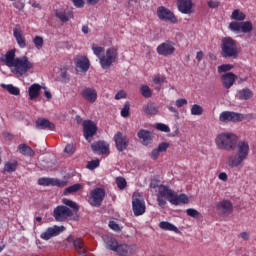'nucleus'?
Instances as JSON below:
<instances>
[{
	"label": "nucleus",
	"instance_id": "1",
	"mask_svg": "<svg viewBox=\"0 0 256 256\" xmlns=\"http://www.w3.org/2000/svg\"><path fill=\"white\" fill-rule=\"evenodd\" d=\"M92 51L94 55L98 57L102 69H109V67L117 61V57H119V52L116 48H108L106 50V55H103V53H105V48L93 45Z\"/></svg>",
	"mask_w": 256,
	"mask_h": 256
},
{
	"label": "nucleus",
	"instance_id": "2",
	"mask_svg": "<svg viewBox=\"0 0 256 256\" xmlns=\"http://www.w3.org/2000/svg\"><path fill=\"white\" fill-rule=\"evenodd\" d=\"M239 137L231 132H222L218 134L214 143L219 151H235L237 149Z\"/></svg>",
	"mask_w": 256,
	"mask_h": 256
},
{
	"label": "nucleus",
	"instance_id": "3",
	"mask_svg": "<svg viewBox=\"0 0 256 256\" xmlns=\"http://www.w3.org/2000/svg\"><path fill=\"white\" fill-rule=\"evenodd\" d=\"M221 55L224 59H237L239 57L237 41L231 37L223 38L221 41Z\"/></svg>",
	"mask_w": 256,
	"mask_h": 256
},
{
	"label": "nucleus",
	"instance_id": "4",
	"mask_svg": "<svg viewBox=\"0 0 256 256\" xmlns=\"http://www.w3.org/2000/svg\"><path fill=\"white\" fill-rule=\"evenodd\" d=\"M12 67V73H14V75H19L20 77H23V75H27V72L33 69V62L29 61V58L27 56H22L16 58V61L14 62V65Z\"/></svg>",
	"mask_w": 256,
	"mask_h": 256
},
{
	"label": "nucleus",
	"instance_id": "5",
	"mask_svg": "<svg viewBox=\"0 0 256 256\" xmlns=\"http://www.w3.org/2000/svg\"><path fill=\"white\" fill-rule=\"evenodd\" d=\"M53 217L58 223H65L67 219L73 217V210L65 205H58L53 210Z\"/></svg>",
	"mask_w": 256,
	"mask_h": 256
},
{
	"label": "nucleus",
	"instance_id": "6",
	"mask_svg": "<svg viewBox=\"0 0 256 256\" xmlns=\"http://www.w3.org/2000/svg\"><path fill=\"white\" fill-rule=\"evenodd\" d=\"M103 199H105V190L103 188H95L90 192L88 203L92 207H101Z\"/></svg>",
	"mask_w": 256,
	"mask_h": 256
},
{
	"label": "nucleus",
	"instance_id": "7",
	"mask_svg": "<svg viewBox=\"0 0 256 256\" xmlns=\"http://www.w3.org/2000/svg\"><path fill=\"white\" fill-rule=\"evenodd\" d=\"M113 140L115 142V147L119 153H123V151H127V147H129V137L123 132H116Z\"/></svg>",
	"mask_w": 256,
	"mask_h": 256
},
{
	"label": "nucleus",
	"instance_id": "8",
	"mask_svg": "<svg viewBox=\"0 0 256 256\" xmlns=\"http://www.w3.org/2000/svg\"><path fill=\"white\" fill-rule=\"evenodd\" d=\"M229 29L234 33H251V31H253V23H251V21L231 22Z\"/></svg>",
	"mask_w": 256,
	"mask_h": 256
},
{
	"label": "nucleus",
	"instance_id": "9",
	"mask_svg": "<svg viewBox=\"0 0 256 256\" xmlns=\"http://www.w3.org/2000/svg\"><path fill=\"white\" fill-rule=\"evenodd\" d=\"M157 16L160 21H166L173 24L178 22L175 14L171 10H169V8H166L164 6H160L157 8Z\"/></svg>",
	"mask_w": 256,
	"mask_h": 256
},
{
	"label": "nucleus",
	"instance_id": "10",
	"mask_svg": "<svg viewBox=\"0 0 256 256\" xmlns=\"http://www.w3.org/2000/svg\"><path fill=\"white\" fill-rule=\"evenodd\" d=\"M219 121H221V123H239L243 121V114L224 111L220 114Z\"/></svg>",
	"mask_w": 256,
	"mask_h": 256
},
{
	"label": "nucleus",
	"instance_id": "11",
	"mask_svg": "<svg viewBox=\"0 0 256 256\" xmlns=\"http://www.w3.org/2000/svg\"><path fill=\"white\" fill-rule=\"evenodd\" d=\"M65 229V226L57 225L48 227L45 232L41 233L40 238L43 239V241H49V239H53V237H58V235L62 234Z\"/></svg>",
	"mask_w": 256,
	"mask_h": 256
},
{
	"label": "nucleus",
	"instance_id": "12",
	"mask_svg": "<svg viewBox=\"0 0 256 256\" xmlns=\"http://www.w3.org/2000/svg\"><path fill=\"white\" fill-rule=\"evenodd\" d=\"M156 51L158 55H162V57H169L175 53V42L167 40L158 45Z\"/></svg>",
	"mask_w": 256,
	"mask_h": 256
},
{
	"label": "nucleus",
	"instance_id": "13",
	"mask_svg": "<svg viewBox=\"0 0 256 256\" xmlns=\"http://www.w3.org/2000/svg\"><path fill=\"white\" fill-rule=\"evenodd\" d=\"M83 135L86 141L91 143V138L97 134V124L91 120H85L83 122Z\"/></svg>",
	"mask_w": 256,
	"mask_h": 256
},
{
	"label": "nucleus",
	"instance_id": "14",
	"mask_svg": "<svg viewBox=\"0 0 256 256\" xmlns=\"http://www.w3.org/2000/svg\"><path fill=\"white\" fill-rule=\"evenodd\" d=\"M38 185L42 187H67V181L59 180L57 178L42 177L38 179Z\"/></svg>",
	"mask_w": 256,
	"mask_h": 256
},
{
	"label": "nucleus",
	"instance_id": "15",
	"mask_svg": "<svg viewBox=\"0 0 256 256\" xmlns=\"http://www.w3.org/2000/svg\"><path fill=\"white\" fill-rule=\"evenodd\" d=\"M146 209L147 208L145 206L144 199L135 196L132 197V211L135 217H140V215H144Z\"/></svg>",
	"mask_w": 256,
	"mask_h": 256
},
{
	"label": "nucleus",
	"instance_id": "16",
	"mask_svg": "<svg viewBox=\"0 0 256 256\" xmlns=\"http://www.w3.org/2000/svg\"><path fill=\"white\" fill-rule=\"evenodd\" d=\"M64 243H72L73 247L80 255H85L87 253V247L81 238L75 239L72 235H70L67 237Z\"/></svg>",
	"mask_w": 256,
	"mask_h": 256
},
{
	"label": "nucleus",
	"instance_id": "17",
	"mask_svg": "<svg viewBox=\"0 0 256 256\" xmlns=\"http://www.w3.org/2000/svg\"><path fill=\"white\" fill-rule=\"evenodd\" d=\"M81 97L88 103H95L97 101V90L93 87H85L81 91Z\"/></svg>",
	"mask_w": 256,
	"mask_h": 256
},
{
	"label": "nucleus",
	"instance_id": "18",
	"mask_svg": "<svg viewBox=\"0 0 256 256\" xmlns=\"http://www.w3.org/2000/svg\"><path fill=\"white\" fill-rule=\"evenodd\" d=\"M177 8L183 15H191L193 13V0H177Z\"/></svg>",
	"mask_w": 256,
	"mask_h": 256
},
{
	"label": "nucleus",
	"instance_id": "19",
	"mask_svg": "<svg viewBox=\"0 0 256 256\" xmlns=\"http://www.w3.org/2000/svg\"><path fill=\"white\" fill-rule=\"evenodd\" d=\"M93 153H100V155H107L109 153V144L103 140H99L91 144Z\"/></svg>",
	"mask_w": 256,
	"mask_h": 256
},
{
	"label": "nucleus",
	"instance_id": "20",
	"mask_svg": "<svg viewBox=\"0 0 256 256\" xmlns=\"http://www.w3.org/2000/svg\"><path fill=\"white\" fill-rule=\"evenodd\" d=\"M75 65L78 69H81L83 73H87L89 71V67H91V63L89 62V58L86 56H79L75 59Z\"/></svg>",
	"mask_w": 256,
	"mask_h": 256
},
{
	"label": "nucleus",
	"instance_id": "21",
	"mask_svg": "<svg viewBox=\"0 0 256 256\" xmlns=\"http://www.w3.org/2000/svg\"><path fill=\"white\" fill-rule=\"evenodd\" d=\"M217 211H221L223 215L233 213V203L229 200H222L216 206Z\"/></svg>",
	"mask_w": 256,
	"mask_h": 256
},
{
	"label": "nucleus",
	"instance_id": "22",
	"mask_svg": "<svg viewBox=\"0 0 256 256\" xmlns=\"http://www.w3.org/2000/svg\"><path fill=\"white\" fill-rule=\"evenodd\" d=\"M236 80L237 75L233 74L232 72H228L221 76V81L225 89H231V86L235 85Z\"/></svg>",
	"mask_w": 256,
	"mask_h": 256
},
{
	"label": "nucleus",
	"instance_id": "23",
	"mask_svg": "<svg viewBox=\"0 0 256 256\" xmlns=\"http://www.w3.org/2000/svg\"><path fill=\"white\" fill-rule=\"evenodd\" d=\"M236 149H238V156L245 161L249 157V143L247 141H237Z\"/></svg>",
	"mask_w": 256,
	"mask_h": 256
},
{
	"label": "nucleus",
	"instance_id": "24",
	"mask_svg": "<svg viewBox=\"0 0 256 256\" xmlns=\"http://www.w3.org/2000/svg\"><path fill=\"white\" fill-rule=\"evenodd\" d=\"M175 191H173L169 186L160 185L158 187V197H162L163 199H167V201L170 202V199H172L173 194Z\"/></svg>",
	"mask_w": 256,
	"mask_h": 256
},
{
	"label": "nucleus",
	"instance_id": "25",
	"mask_svg": "<svg viewBox=\"0 0 256 256\" xmlns=\"http://www.w3.org/2000/svg\"><path fill=\"white\" fill-rule=\"evenodd\" d=\"M13 36L16 39V42L20 49H25V47H27V42L25 41V37L23 36V31L21 30V28H14Z\"/></svg>",
	"mask_w": 256,
	"mask_h": 256
},
{
	"label": "nucleus",
	"instance_id": "26",
	"mask_svg": "<svg viewBox=\"0 0 256 256\" xmlns=\"http://www.w3.org/2000/svg\"><path fill=\"white\" fill-rule=\"evenodd\" d=\"M36 129H48V131H55V124L46 118H39L36 121Z\"/></svg>",
	"mask_w": 256,
	"mask_h": 256
},
{
	"label": "nucleus",
	"instance_id": "27",
	"mask_svg": "<svg viewBox=\"0 0 256 256\" xmlns=\"http://www.w3.org/2000/svg\"><path fill=\"white\" fill-rule=\"evenodd\" d=\"M171 205H185L189 203V197L185 194H177V192H174L172 198H170Z\"/></svg>",
	"mask_w": 256,
	"mask_h": 256
},
{
	"label": "nucleus",
	"instance_id": "28",
	"mask_svg": "<svg viewBox=\"0 0 256 256\" xmlns=\"http://www.w3.org/2000/svg\"><path fill=\"white\" fill-rule=\"evenodd\" d=\"M244 161L245 159L240 157L239 154H231L228 156L227 165L230 169H234V167H239Z\"/></svg>",
	"mask_w": 256,
	"mask_h": 256
},
{
	"label": "nucleus",
	"instance_id": "29",
	"mask_svg": "<svg viewBox=\"0 0 256 256\" xmlns=\"http://www.w3.org/2000/svg\"><path fill=\"white\" fill-rule=\"evenodd\" d=\"M115 253L120 256H129L133 255V246L127 244H118L116 247Z\"/></svg>",
	"mask_w": 256,
	"mask_h": 256
},
{
	"label": "nucleus",
	"instance_id": "30",
	"mask_svg": "<svg viewBox=\"0 0 256 256\" xmlns=\"http://www.w3.org/2000/svg\"><path fill=\"white\" fill-rule=\"evenodd\" d=\"M236 98H238L240 101H249V99L253 98V90L249 88L238 90L236 93Z\"/></svg>",
	"mask_w": 256,
	"mask_h": 256
},
{
	"label": "nucleus",
	"instance_id": "31",
	"mask_svg": "<svg viewBox=\"0 0 256 256\" xmlns=\"http://www.w3.org/2000/svg\"><path fill=\"white\" fill-rule=\"evenodd\" d=\"M55 15L57 19L61 20L62 23H67L70 19H73V13L65 11L63 9L55 10Z\"/></svg>",
	"mask_w": 256,
	"mask_h": 256
},
{
	"label": "nucleus",
	"instance_id": "32",
	"mask_svg": "<svg viewBox=\"0 0 256 256\" xmlns=\"http://www.w3.org/2000/svg\"><path fill=\"white\" fill-rule=\"evenodd\" d=\"M28 95L30 101H33V99H37V97L41 95V84H32L28 89Z\"/></svg>",
	"mask_w": 256,
	"mask_h": 256
},
{
	"label": "nucleus",
	"instance_id": "33",
	"mask_svg": "<svg viewBox=\"0 0 256 256\" xmlns=\"http://www.w3.org/2000/svg\"><path fill=\"white\" fill-rule=\"evenodd\" d=\"M19 167L17 160H10L4 164L3 173H15Z\"/></svg>",
	"mask_w": 256,
	"mask_h": 256
},
{
	"label": "nucleus",
	"instance_id": "34",
	"mask_svg": "<svg viewBox=\"0 0 256 256\" xmlns=\"http://www.w3.org/2000/svg\"><path fill=\"white\" fill-rule=\"evenodd\" d=\"M105 243H106V248L110 249V251H116L117 247L119 246V242H117V239L109 236H104L103 237Z\"/></svg>",
	"mask_w": 256,
	"mask_h": 256
},
{
	"label": "nucleus",
	"instance_id": "35",
	"mask_svg": "<svg viewBox=\"0 0 256 256\" xmlns=\"http://www.w3.org/2000/svg\"><path fill=\"white\" fill-rule=\"evenodd\" d=\"M138 139H141L144 145H148L152 141L151 132H149V130L141 129L138 132Z\"/></svg>",
	"mask_w": 256,
	"mask_h": 256
},
{
	"label": "nucleus",
	"instance_id": "36",
	"mask_svg": "<svg viewBox=\"0 0 256 256\" xmlns=\"http://www.w3.org/2000/svg\"><path fill=\"white\" fill-rule=\"evenodd\" d=\"M17 58H15V49L8 51L5 55V65L7 67H13Z\"/></svg>",
	"mask_w": 256,
	"mask_h": 256
},
{
	"label": "nucleus",
	"instance_id": "37",
	"mask_svg": "<svg viewBox=\"0 0 256 256\" xmlns=\"http://www.w3.org/2000/svg\"><path fill=\"white\" fill-rule=\"evenodd\" d=\"M231 19L234 22L239 23L245 21V19H247V15H245V13H243V11L240 9H235L231 14Z\"/></svg>",
	"mask_w": 256,
	"mask_h": 256
},
{
	"label": "nucleus",
	"instance_id": "38",
	"mask_svg": "<svg viewBox=\"0 0 256 256\" xmlns=\"http://www.w3.org/2000/svg\"><path fill=\"white\" fill-rule=\"evenodd\" d=\"M142 109L146 115H157L159 113V108L153 102L145 104Z\"/></svg>",
	"mask_w": 256,
	"mask_h": 256
},
{
	"label": "nucleus",
	"instance_id": "39",
	"mask_svg": "<svg viewBox=\"0 0 256 256\" xmlns=\"http://www.w3.org/2000/svg\"><path fill=\"white\" fill-rule=\"evenodd\" d=\"M18 151L25 155L26 157H33L35 155V151H33V148L30 146H27V144H20L18 146Z\"/></svg>",
	"mask_w": 256,
	"mask_h": 256
},
{
	"label": "nucleus",
	"instance_id": "40",
	"mask_svg": "<svg viewBox=\"0 0 256 256\" xmlns=\"http://www.w3.org/2000/svg\"><path fill=\"white\" fill-rule=\"evenodd\" d=\"M159 227L160 229H163V231H174V233H179V228L167 221L160 222Z\"/></svg>",
	"mask_w": 256,
	"mask_h": 256
},
{
	"label": "nucleus",
	"instance_id": "41",
	"mask_svg": "<svg viewBox=\"0 0 256 256\" xmlns=\"http://www.w3.org/2000/svg\"><path fill=\"white\" fill-rule=\"evenodd\" d=\"M1 87L2 89H5L6 91H8L10 95H20L21 93V90L13 86V84H2Z\"/></svg>",
	"mask_w": 256,
	"mask_h": 256
},
{
	"label": "nucleus",
	"instance_id": "42",
	"mask_svg": "<svg viewBox=\"0 0 256 256\" xmlns=\"http://www.w3.org/2000/svg\"><path fill=\"white\" fill-rule=\"evenodd\" d=\"M140 93L142 97H145V99H150V97H153V90L148 85H142L140 87Z\"/></svg>",
	"mask_w": 256,
	"mask_h": 256
},
{
	"label": "nucleus",
	"instance_id": "43",
	"mask_svg": "<svg viewBox=\"0 0 256 256\" xmlns=\"http://www.w3.org/2000/svg\"><path fill=\"white\" fill-rule=\"evenodd\" d=\"M63 205H66V207H70V209H73L75 213L79 211V205L77 203L73 202L72 200H69L67 198L62 199Z\"/></svg>",
	"mask_w": 256,
	"mask_h": 256
},
{
	"label": "nucleus",
	"instance_id": "44",
	"mask_svg": "<svg viewBox=\"0 0 256 256\" xmlns=\"http://www.w3.org/2000/svg\"><path fill=\"white\" fill-rule=\"evenodd\" d=\"M80 189H81V184H79V183L73 184L72 186L65 188L64 195H69L71 193H77V191H79Z\"/></svg>",
	"mask_w": 256,
	"mask_h": 256
},
{
	"label": "nucleus",
	"instance_id": "45",
	"mask_svg": "<svg viewBox=\"0 0 256 256\" xmlns=\"http://www.w3.org/2000/svg\"><path fill=\"white\" fill-rule=\"evenodd\" d=\"M131 109V104L129 102H125L123 108L121 109V117L127 118L129 117V111Z\"/></svg>",
	"mask_w": 256,
	"mask_h": 256
},
{
	"label": "nucleus",
	"instance_id": "46",
	"mask_svg": "<svg viewBox=\"0 0 256 256\" xmlns=\"http://www.w3.org/2000/svg\"><path fill=\"white\" fill-rule=\"evenodd\" d=\"M116 184H117L118 189H120V191H123V189H125V187H127V180H125V178H123V177H117Z\"/></svg>",
	"mask_w": 256,
	"mask_h": 256
},
{
	"label": "nucleus",
	"instance_id": "47",
	"mask_svg": "<svg viewBox=\"0 0 256 256\" xmlns=\"http://www.w3.org/2000/svg\"><path fill=\"white\" fill-rule=\"evenodd\" d=\"M191 115H203V107L198 104H194L191 107Z\"/></svg>",
	"mask_w": 256,
	"mask_h": 256
},
{
	"label": "nucleus",
	"instance_id": "48",
	"mask_svg": "<svg viewBox=\"0 0 256 256\" xmlns=\"http://www.w3.org/2000/svg\"><path fill=\"white\" fill-rule=\"evenodd\" d=\"M33 43H34L36 49H38V50L43 49V43H44L43 37L35 36L33 38Z\"/></svg>",
	"mask_w": 256,
	"mask_h": 256
},
{
	"label": "nucleus",
	"instance_id": "49",
	"mask_svg": "<svg viewBox=\"0 0 256 256\" xmlns=\"http://www.w3.org/2000/svg\"><path fill=\"white\" fill-rule=\"evenodd\" d=\"M233 67V64H222L218 66V73H227V71H231Z\"/></svg>",
	"mask_w": 256,
	"mask_h": 256
},
{
	"label": "nucleus",
	"instance_id": "50",
	"mask_svg": "<svg viewBox=\"0 0 256 256\" xmlns=\"http://www.w3.org/2000/svg\"><path fill=\"white\" fill-rule=\"evenodd\" d=\"M156 129L158 131H162L163 133H170L171 132V128H169V126H167L166 124H163V123L156 124Z\"/></svg>",
	"mask_w": 256,
	"mask_h": 256
},
{
	"label": "nucleus",
	"instance_id": "51",
	"mask_svg": "<svg viewBox=\"0 0 256 256\" xmlns=\"http://www.w3.org/2000/svg\"><path fill=\"white\" fill-rule=\"evenodd\" d=\"M99 165H100L99 159L92 160V161L88 162L87 169H89L90 171H93L94 169H97V167H99Z\"/></svg>",
	"mask_w": 256,
	"mask_h": 256
},
{
	"label": "nucleus",
	"instance_id": "52",
	"mask_svg": "<svg viewBox=\"0 0 256 256\" xmlns=\"http://www.w3.org/2000/svg\"><path fill=\"white\" fill-rule=\"evenodd\" d=\"M186 213H187V215H188L189 217H193L194 219L199 218V215H201V214L199 213V211H197L196 209H193V208H188V209L186 210Z\"/></svg>",
	"mask_w": 256,
	"mask_h": 256
},
{
	"label": "nucleus",
	"instance_id": "53",
	"mask_svg": "<svg viewBox=\"0 0 256 256\" xmlns=\"http://www.w3.org/2000/svg\"><path fill=\"white\" fill-rule=\"evenodd\" d=\"M160 153H165L169 149V143L162 142L156 148Z\"/></svg>",
	"mask_w": 256,
	"mask_h": 256
},
{
	"label": "nucleus",
	"instance_id": "54",
	"mask_svg": "<svg viewBox=\"0 0 256 256\" xmlns=\"http://www.w3.org/2000/svg\"><path fill=\"white\" fill-rule=\"evenodd\" d=\"M64 153H67L68 155H73L75 153V146L73 144H67Z\"/></svg>",
	"mask_w": 256,
	"mask_h": 256
},
{
	"label": "nucleus",
	"instance_id": "55",
	"mask_svg": "<svg viewBox=\"0 0 256 256\" xmlns=\"http://www.w3.org/2000/svg\"><path fill=\"white\" fill-rule=\"evenodd\" d=\"M153 83H154L155 85H163V83H165V77L154 76V78H153Z\"/></svg>",
	"mask_w": 256,
	"mask_h": 256
},
{
	"label": "nucleus",
	"instance_id": "56",
	"mask_svg": "<svg viewBox=\"0 0 256 256\" xmlns=\"http://www.w3.org/2000/svg\"><path fill=\"white\" fill-rule=\"evenodd\" d=\"M159 155H161V152H159L157 148L152 150V152L150 153V157L151 159H153V161H157V159H159Z\"/></svg>",
	"mask_w": 256,
	"mask_h": 256
},
{
	"label": "nucleus",
	"instance_id": "57",
	"mask_svg": "<svg viewBox=\"0 0 256 256\" xmlns=\"http://www.w3.org/2000/svg\"><path fill=\"white\" fill-rule=\"evenodd\" d=\"M109 227L110 229H112V231H117V232L121 231V227H119V224H117V222L115 221H110Z\"/></svg>",
	"mask_w": 256,
	"mask_h": 256
},
{
	"label": "nucleus",
	"instance_id": "58",
	"mask_svg": "<svg viewBox=\"0 0 256 256\" xmlns=\"http://www.w3.org/2000/svg\"><path fill=\"white\" fill-rule=\"evenodd\" d=\"M207 5L210 9H217V7H219V1L217 0H209L207 2Z\"/></svg>",
	"mask_w": 256,
	"mask_h": 256
},
{
	"label": "nucleus",
	"instance_id": "59",
	"mask_svg": "<svg viewBox=\"0 0 256 256\" xmlns=\"http://www.w3.org/2000/svg\"><path fill=\"white\" fill-rule=\"evenodd\" d=\"M127 97V93L123 90H120L116 95H115V99L116 101H119L121 99H125Z\"/></svg>",
	"mask_w": 256,
	"mask_h": 256
},
{
	"label": "nucleus",
	"instance_id": "60",
	"mask_svg": "<svg viewBox=\"0 0 256 256\" xmlns=\"http://www.w3.org/2000/svg\"><path fill=\"white\" fill-rule=\"evenodd\" d=\"M185 105H187V99L180 98L176 100V107L181 108V107H185Z\"/></svg>",
	"mask_w": 256,
	"mask_h": 256
},
{
	"label": "nucleus",
	"instance_id": "61",
	"mask_svg": "<svg viewBox=\"0 0 256 256\" xmlns=\"http://www.w3.org/2000/svg\"><path fill=\"white\" fill-rule=\"evenodd\" d=\"M72 2L78 9H82V7H85V0H72Z\"/></svg>",
	"mask_w": 256,
	"mask_h": 256
},
{
	"label": "nucleus",
	"instance_id": "62",
	"mask_svg": "<svg viewBox=\"0 0 256 256\" xmlns=\"http://www.w3.org/2000/svg\"><path fill=\"white\" fill-rule=\"evenodd\" d=\"M168 110L170 111V113H174L175 117H179V111H177L175 107L168 106Z\"/></svg>",
	"mask_w": 256,
	"mask_h": 256
},
{
	"label": "nucleus",
	"instance_id": "63",
	"mask_svg": "<svg viewBox=\"0 0 256 256\" xmlns=\"http://www.w3.org/2000/svg\"><path fill=\"white\" fill-rule=\"evenodd\" d=\"M240 237H241V239H243L244 241H249V239H250V236H249V233H248V232H242V233H240Z\"/></svg>",
	"mask_w": 256,
	"mask_h": 256
},
{
	"label": "nucleus",
	"instance_id": "64",
	"mask_svg": "<svg viewBox=\"0 0 256 256\" xmlns=\"http://www.w3.org/2000/svg\"><path fill=\"white\" fill-rule=\"evenodd\" d=\"M218 179H220V181H227V179H228L227 173H225V172L220 173L218 175Z\"/></svg>",
	"mask_w": 256,
	"mask_h": 256
}]
</instances>
